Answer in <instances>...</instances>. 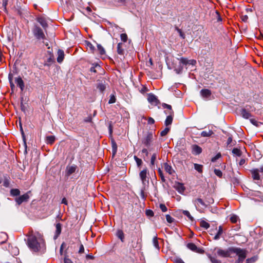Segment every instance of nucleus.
<instances>
[{
  "label": "nucleus",
  "instance_id": "obj_7",
  "mask_svg": "<svg viewBox=\"0 0 263 263\" xmlns=\"http://www.w3.org/2000/svg\"><path fill=\"white\" fill-rule=\"evenodd\" d=\"M148 173L146 167L144 168L139 173V177L142 181L143 186L147 185L149 183L148 178L147 177V174Z\"/></svg>",
  "mask_w": 263,
  "mask_h": 263
},
{
  "label": "nucleus",
  "instance_id": "obj_8",
  "mask_svg": "<svg viewBox=\"0 0 263 263\" xmlns=\"http://www.w3.org/2000/svg\"><path fill=\"white\" fill-rule=\"evenodd\" d=\"M193 202L195 205L196 209L199 211L207 207V205L200 198L193 200Z\"/></svg>",
  "mask_w": 263,
  "mask_h": 263
},
{
  "label": "nucleus",
  "instance_id": "obj_11",
  "mask_svg": "<svg viewBox=\"0 0 263 263\" xmlns=\"http://www.w3.org/2000/svg\"><path fill=\"white\" fill-rule=\"evenodd\" d=\"M147 100L149 103L155 105H157L159 103L157 97L152 93L148 94Z\"/></svg>",
  "mask_w": 263,
  "mask_h": 263
},
{
  "label": "nucleus",
  "instance_id": "obj_44",
  "mask_svg": "<svg viewBox=\"0 0 263 263\" xmlns=\"http://www.w3.org/2000/svg\"><path fill=\"white\" fill-rule=\"evenodd\" d=\"M221 157V154L220 153H218V154H216V155L215 156H214V157H213L211 159V161L213 162H215L217 161V159L220 158Z\"/></svg>",
  "mask_w": 263,
  "mask_h": 263
},
{
  "label": "nucleus",
  "instance_id": "obj_18",
  "mask_svg": "<svg viewBox=\"0 0 263 263\" xmlns=\"http://www.w3.org/2000/svg\"><path fill=\"white\" fill-rule=\"evenodd\" d=\"M252 177L254 180H259L260 179V175L259 174V169L256 168V169H253L251 171Z\"/></svg>",
  "mask_w": 263,
  "mask_h": 263
},
{
  "label": "nucleus",
  "instance_id": "obj_59",
  "mask_svg": "<svg viewBox=\"0 0 263 263\" xmlns=\"http://www.w3.org/2000/svg\"><path fill=\"white\" fill-rule=\"evenodd\" d=\"M147 89L145 86H142L141 89L140 90V92L142 93H145L146 91H147Z\"/></svg>",
  "mask_w": 263,
  "mask_h": 263
},
{
  "label": "nucleus",
  "instance_id": "obj_14",
  "mask_svg": "<svg viewBox=\"0 0 263 263\" xmlns=\"http://www.w3.org/2000/svg\"><path fill=\"white\" fill-rule=\"evenodd\" d=\"M36 20L42 26L43 29L46 30V28L48 27V24L46 22V19L43 17H37Z\"/></svg>",
  "mask_w": 263,
  "mask_h": 263
},
{
  "label": "nucleus",
  "instance_id": "obj_64",
  "mask_svg": "<svg viewBox=\"0 0 263 263\" xmlns=\"http://www.w3.org/2000/svg\"><path fill=\"white\" fill-rule=\"evenodd\" d=\"M64 263H73L71 259L65 257L64 258Z\"/></svg>",
  "mask_w": 263,
  "mask_h": 263
},
{
  "label": "nucleus",
  "instance_id": "obj_4",
  "mask_svg": "<svg viewBox=\"0 0 263 263\" xmlns=\"http://www.w3.org/2000/svg\"><path fill=\"white\" fill-rule=\"evenodd\" d=\"M153 134L151 132H147L142 139V143L147 147L152 145Z\"/></svg>",
  "mask_w": 263,
  "mask_h": 263
},
{
  "label": "nucleus",
  "instance_id": "obj_20",
  "mask_svg": "<svg viewBox=\"0 0 263 263\" xmlns=\"http://www.w3.org/2000/svg\"><path fill=\"white\" fill-rule=\"evenodd\" d=\"M64 58V52L63 50L61 49H59L58 51V58H57V62L59 63H61Z\"/></svg>",
  "mask_w": 263,
  "mask_h": 263
},
{
  "label": "nucleus",
  "instance_id": "obj_62",
  "mask_svg": "<svg viewBox=\"0 0 263 263\" xmlns=\"http://www.w3.org/2000/svg\"><path fill=\"white\" fill-rule=\"evenodd\" d=\"M118 2L120 4V5H125L126 0H117Z\"/></svg>",
  "mask_w": 263,
  "mask_h": 263
},
{
  "label": "nucleus",
  "instance_id": "obj_33",
  "mask_svg": "<svg viewBox=\"0 0 263 263\" xmlns=\"http://www.w3.org/2000/svg\"><path fill=\"white\" fill-rule=\"evenodd\" d=\"M232 153L234 155L237 156H240L241 155V151L237 148H234L232 150Z\"/></svg>",
  "mask_w": 263,
  "mask_h": 263
},
{
  "label": "nucleus",
  "instance_id": "obj_32",
  "mask_svg": "<svg viewBox=\"0 0 263 263\" xmlns=\"http://www.w3.org/2000/svg\"><path fill=\"white\" fill-rule=\"evenodd\" d=\"M200 226L205 229H208L210 227V224L203 220L200 222Z\"/></svg>",
  "mask_w": 263,
  "mask_h": 263
},
{
  "label": "nucleus",
  "instance_id": "obj_21",
  "mask_svg": "<svg viewBox=\"0 0 263 263\" xmlns=\"http://www.w3.org/2000/svg\"><path fill=\"white\" fill-rule=\"evenodd\" d=\"M105 82L99 81L97 85V88L101 92H103L106 89Z\"/></svg>",
  "mask_w": 263,
  "mask_h": 263
},
{
  "label": "nucleus",
  "instance_id": "obj_22",
  "mask_svg": "<svg viewBox=\"0 0 263 263\" xmlns=\"http://www.w3.org/2000/svg\"><path fill=\"white\" fill-rule=\"evenodd\" d=\"M167 114H168L169 115L167 116L165 121V125L166 126H168L169 125H171L173 121V114H171V112H168Z\"/></svg>",
  "mask_w": 263,
  "mask_h": 263
},
{
  "label": "nucleus",
  "instance_id": "obj_34",
  "mask_svg": "<svg viewBox=\"0 0 263 263\" xmlns=\"http://www.w3.org/2000/svg\"><path fill=\"white\" fill-rule=\"evenodd\" d=\"M153 243L154 246L158 250L159 249V243L158 241V239L157 236H155L153 239Z\"/></svg>",
  "mask_w": 263,
  "mask_h": 263
},
{
  "label": "nucleus",
  "instance_id": "obj_23",
  "mask_svg": "<svg viewBox=\"0 0 263 263\" xmlns=\"http://www.w3.org/2000/svg\"><path fill=\"white\" fill-rule=\"evenodd\" d=\"M241 115L242 117L245 119H249L251 117V114L247 111V109L246 108H242L241 110Z\"/></svg>",
  "mask_w": 263,
  "mask_h": 263
},
{
  "label": "nucleus",
  "instance_id": "obj_51",
  "mask_svg": "<svg viewBox=\"0 0 263 263\" xmlns=\"http://www.w3.org/2000/svg\"><path fill=\"white\" fill-rule=\"evenodd\" d=\"M121 39L122 41L124 42H125L127 41V35L125 33H122L120 35Z\"/></svg>",
  "mask_w": 263,
  "mask_h": 263
},
{
  "label": "nucleus",
  "instance_id": "obj_53",
  "mask_svg": "<svg viewBox=\"0 0 263 263\" xmlns=\"http://www.w3.org/2000/svg\"><path fill=\"white\" fill-rule=\"evenodd\" d=\"M166 219L168 223H172L174 221V218L168 214L166 215Z\"/></svg>",
  "mask_w": 263,
  "mask_h": 263
},
{
  "label": "nucleus",
  "instance_id": "obj_63",
  "mask_svg": "<svg viewBox=\"0 0 263 263\" xmlns=\"http://www.w3.org/2000/svg\"><path fill=\"white\" fill-rule=\"evenodd\" d=\"M232 142V137H229L227 140V145H230Z\"/></svg>",
  "mask_w": 263,
  "mask_h": 263
},
{
  "label": "nucleus",
  "instance_id": "obj_15",
  "mask_svg": "<svg viewBox=\"0 0 263 263\" xmlns=\"http://www.w3.org/2000/svg\"><path fill=\"white\" fill-rule=\"evenodd\" d=\"M174 188L180 194H182L185 189L183 184L179 182H176Z\"/></svg>",
  "mask_w": 263,
  "mask_h": 263
},
{
  "label": "nucleus",
  "instance_id": "obj_41",
  "mask_svg": "<svg viewBox=\"0 0 263 263\" xmlns=\"http://www.w3.org/2000/svg\"><path fill=\"white\" fill-rule=\"evenodd\" d=\"M8 0H2V6L4 8V11L7 12V6L8 5Z\"/></svg>",
  "mask_w": 263,
  "mask_h": 263
},
{
  "label": "nucleus",
  "instance_id": "obj_9",
  "mask_svg": "<svg viewBox=\"0 0 263 263\" xmlns=\"http://www.w3.org/2000/svg\"><path fill=\"white\" fill-rule=\"evenodd\" d=\"M29 199V196L28 193H25L23 195L16 197L15 199V201L16 202V204L18 205L21 204L23 202H27Z\"/></svg>",
  "mask_w": 263,
  "mask_h": 263
},
{
  "label": "nucleus",
  "instance_id": "obj_27",
  "mask_svg": "<svg viewBox=\"0 0 263 263\" xmlns=\"http://www.w3.org/2000/svg\"><path fill=\"white\" fill-rule=\"evenodd\" d=\"M123 44L122 43H119L117 45V52L118 54L120 55H123L124 50L123 48Z\"/></svg>",
  "mask_w": 263,
  "mask_h": 263
},
{
  "label": "nucleus",
  "instance_id": "obj_58",
  "mask_svg": "<svg viewBox=\"0 0 263 263\" xmlns=\"http://www.w3.org/2000/svg\"><path fill=\"white\" fill-rule=\"evenodd\" d=\"M250 121L252 124H253L255 126H258V122L256 120H255V119H250Z\"/></svg>",
  "mask_w": 263,
  "mask_h": 263
},
{
  "label": "nucleus",
  "instance_id": "obj_50",
  "mask_svg": "<svg viewBox=\"0 0 263 263\" xmlns=\"http://www.w3.org/2000/svg\"><path fill=\"white\" fill-rule=\"evenodd\" d=\"M112 154H113V155H115L116 154V153H117V146L115 142H112Z\"/></svg>",
  "mask_w": 263,
  "mask_h": 263
},
{
  "label": "nucleus",
  "instance_id": "obj_38",
  "mask_svg": "<svg viewBox=\"0 0 263 263\" xmlns=\"http://www.w3.org/2000/svg\"><path fill=\"white\" fill-rule=\"evenodd\" d=\"M97 48L99 51L100 54L103 55L105 53V49L100 44H97Z\"/></svg>",
  "mask_w": 263,
  "mask_h": 263
},
{
  "label": "nucleus",
  "instance_id": "obj_49",
  "mask_svg": "<svg viewBox=\"0 0 263 263\" xmlns=\"http://www.w3.org/2000/svg\"><path fill=\"white\" fill-rule=\"evenodd\" d=\"M238 217L236 215H233L230 218V220L232 223H236L237 221Z\"/></svg>",
  "mask_w": 263,
  "mask_h": 263
},
{
  "label": "nucleus",
  "instance_id": "obj_36",
  "mask_svg": "<svg viewBox=\"0 0 263 263\" xmlns=\"http://www.w3.org/2000/svg\"><path fill=\"white\" fill-rule=\"evenodd\" d=\"M157 159V154L156 153H154L152 156L151 159V166H153L155 165V162Z\"/></svg>",
  "mask_w": 263,
  "mask_h": 263
},
{
  "label": "nucleus",
  "instance_id": "obj_12",
  "mask_svg": "<svg viewBox=\"0 0 263 263\" xmlns=\"http://www.w3.org/2000/svg\"><path fill=\"white\" fill-rule=\"evenodd\" d=\"M188 249L190 250L197 253H202L203 252L201 249L198 248L197 247L194 243L190 242L188 243L186 245Z\"/></svg>",
  "mask_w": 263,
  "mask_h": 263
},
{
  "label": "nucleus",
  "instance_id": "obj_54",
  "mask_svg": "<svg viewBox=\"0 0 263 263\" xmlns=\"http://www.w3.org/2000/svg\"><path fill=\"white\" fill-rule=\"evenodd\" d=\"M160 208L163 212H165L167 210V207L164 204H160Z\"/></svg>",
  "mask_w": 263,
  "mask_h": 263
},
{
  "label": "nucleus",
  "instance_id": "obj_52",
  "mask_svg": "<svg viewBox=\"0 0 263 263\" xmlns=\"http://www.w3.org/2000/svg\"><path fill=\"white\" fill-rule=\"evenodd\" d=\"M145 214L147 216L152 217L154 216V212L151 210H146L145 211Z\"/></svg>",
  "mask_w": 263,
  "mask_h": 263
},
{
  "label": "nucleus",
  "instance_id": "obj_56",
  "mask_svg": "<svg viewBox=\"0 0 263 263\" xmlns=\"http://www.w3.org/2000/svg\"><path fill=\"white\" fill-rule=\"evenodd\" d=\"M78 253L79 254H82V253H84V248L83 245L82 243H81V245L80 246V248H79Z\"/></svg>",
  "mask_w": 263,
  "mask_h": 263
},
{
  "label": "nucleus",
  "instance_id": "obj_28",
  "mask_svg": "<svg viewBox=\"0 0 263 263\" xmlns=\"http://www.w3.org/2000/svg\"><path fill=\"white\" fill-rule=\"evenodd\" d=\"M116 235L121 240L122 242L124 241V234L122 230H118L117 232Z\"/></svg>",
  "mask_w": 263,
  "mask_h": 263
},
{
  "label": "nucleus",
  "instance_id": "obj_31",
  "mask_svg": "<svg viewBox=\"0 0 263 263\" xmlns=\"http://www.w3.org/2000/svg\"><path fill=\"white\" fill-rule=\"evenodd\" d=\"M213 134V132L212 130H209L208 132L202 131L201 133V136L203 137H210Z\"/></svg>",
  "mask_w": 263,
  "mask_h": 263
},
{
  "label": "nucleus",
  "instance_id": "obj_5",
  "mask_svg": "<svg viewBox=\"0 0 263 263\" xmlns=\"http://www.w3.org/2000/svg\"><path fill=\"white\" fill-rule=\"evenodd\" d=\"M236 249L238 250L237 251L233 252L238 256V258L236 260L235 263H242L247 256L246 251L240 248H236Z\"/></svg>",
  "mask_w": 263,
  "mask_h": 263
},
{
  "label": "nucleus",
  "instance_id": "obj_26",
  "mask_svg": "<svg viewBox=\"0 0 263 263\" xmlns=\"http://www.w3.org/2000/svg\"><path fill=\"white\" fill-rule=\"evenodd\" d=\"M164 167L165 171L169 174L172 175L174 171L173 170L172 166L168 165L167 163H165L164 164Z\"/></svg>",
  "mask_w": 263,
  "mask_h": 263
},
{
  "label": "nucleus",
  "instance_id": "obj_30",
  "mask_svg": "<svg viewBox=\"0 0 263 263\" xmlns=\"http://www.w3.org/2000/svg\"><path fill=\"white\" fill-rule=\"evenodd\" d=\"M194 168L199 173H202L203 165L197 163L194 164Z\"/></svg>",
  "mask_w": 263,
  "mask_h": 263
},
{
  "label": "nucleus",
  "instance_id": "obj_61",
  "mask_svg": "<svg viewBox=\"0 0 263 263\" xmlns=\"http://www.w3.org/2000/svg\"><path fill=\"white\" fill-rule=\"evenodd\" d=\"M87 46L90 48L91 51H93L94 50L95 47L90 43L87 44Z\"/></svg>",
  "mask_w": 263,
  "mask_h": 263
},
{
  "label": "nucleus",
  "instance_id": "obj_19",
  "mask_svg": "<svg viewBox=\"0 0 263 263\" xmlns=\"http://www.w3.org/2000/svg\"><path fill=\"white\" fill-rule=\"evenodd\" d=\"M55 228H56V230H55L54 236L53 237V239L54 240H55L58 238V237H59V236L60 235V234L61 233V230H62L61 224L60 223H57L56 226H55Z\"/></svg>",
  "mask_w": 263,
  "mask_h": 263
},
{
  "label": "nucleus",
  "instance_id": "obj_48",
  "mask_svg": "<svg viewBox=\"0 0 263 263\" xmlns=\"http://www.w3.org/2000/svg\"><path fill=\"white\" fill-rule=\"evenodd\" d=\"M209 258L212 262V263H221V262L219 260L215 258V257L209 256Z\"/></svg>",
  "mask_w": 263,
  "mask_h": 263
},
{
  "label": "nucleus",
  "instance_id": "obj_42",
  "mask_svg": "<svg viewBox=\"0 0 263 263\" xmlns=\"http://www.w3.org/2000/svg\"><path fill=\"white\" fill-rule=\"evenodd\" d=\"M257 257L254 256L246 260V263H253L257 260Z\"/></svg>",
  "mask_w": 263,
  "mask_h": 263
},
{
  "label": "nucleus",
  "instance_id": "obj_3",
  "mask_svg": "<svg viewBox=\"0 0 263 263\" xmlns=\"http://www.w3.org/2000/svg\"><path fill=\"white\" fill-rule=\"evenodd\" d=\"M237 250H238L236 249V247H230L226 250L218 249L217 251V254L218 256L222 257H228L231 256L232 253H233V252H236Z\"/></svg>",
  "mask_w": 263,
  "mask_h": 263
},
{
  "label": "nucleus",
  "instance_id": "obj_45",
  "mask_svg": "<svg viewBox=\"0 0 263 263\" xmlns=\"http://www.w3.org/2000/svg\"><path fill=\"white\" fill-rule=\"evenodd\" d=\"M214 173L216 176H217L218 177H219L220 178L222 177V173L220 170L215 169Z\"/></svg>",
  "mask_w": 263,
  "mask_h": 263
},
{
  "label": "nucleus",
  "instance_id": "obj_6",
  "mask_svg": "<svg viewBox=\"0 0 263 263\" xmlns=\"http://www.w3.org/2000/svg\"><path fill=\"white\" fill-rule=\"evenodd\" d=\"M189 63V61L187 59L181 58L179 61V65L177 67L174 66V71L177 74L182 73L183 70L182 65H186Z\"/></svg>",
  "mask_w": 263,
  "mask_h": 263
},
{
  "label": "nucleus",
  "instance_id": "obj_29",
  "mask_svg": "<svg viewBox=\"0 0 263 263\" xmlns=\"http://www.w3.org/2000/svg\"><path fill=\"white\" fill-rule=\"evenodd\" d=\"M20 194V191L17 189H12L10 190V195L12 196H17Z\"/></svg>",
  "mask_w": 263,
  "mask_h": 263
},
{
  "label": "nucleus",
  "instance_id": "obj_16",
  "mask_svg": "<svg viewBox=\"0 0 263 263\" xmlns=\"http://www.w3.org/2000/svg\"><path fill=\"white\" fill-rule=\"evenodd\" d=\"M200 95L203 98L205 99H208L210 97L211 95V91L210 90L208 89H203L200 91Z\"/></svg>",
  "mask_w": 263,
  "mask_h": 263
},
{
  "label": "nucleus",
  "instance_id": "obj_1",
  "mask_svg": "<svg viewBox=\"0 0 263 263\" xmlns=\"http://www.w3.org/2000/svg\"><path fill=\"white\" fill-rule=\"evenodd\" d=\"M26 236L27 245L31 251L37 252L45 249V243L41 234L31 231Z\"/></svg>",
  "mask_w": 263,
  "mask_h": 263
},
{
  "label": "nucleus",
  "instance_id": "obj_46",
  "mask_svg": "<svg viewBox=\"0 0 263 263\" xmlns=\"http://www.w3.org/2000/svg\"><path fill=\"white\" fill-rule=\"evenodd\" d=\"M175 29L177 31V32L179 33L180 36L183 39H185V34H184L183 32H182V31L181 30V29L178 28L177 27H176L175 28Z\"/></svg>",
  "mask_w": 263,
  "mask_h": 263
},
{
  "label": "nucleus",
  "instance_id": "obj_39",
  "mask_svg": "<svg viewBox=\"0 0 263 263\" xmlns=\"http://www.w3.org/2000/svg\"><path fill=\"white\" fill-rule=\"evenodd\" d=\"M170 130V128L166 126L162 131L160 133V135L162 137H163L167 135V134L168 133V132Z\"/></svg>",
  "mask_w": 263,
  "mask_h": 263
},
{
  "label": "nucleus",
  "instance_id": "obj_10",
  "mask_svg": "<svg viewBox=\"0 0 263 263\" xmlns=\"http://www.w3.org/2000/svg\"><path fill=\"white\" fill-rule=\"evenodd\" d=\"M77 168V165L73 164L72 165H67L66 166V171H65V177H68L70 176L71 174L74 173L76 169Z\"/></svg>",
  "mask_w": 263,
  "mask_h": 263
},
{
  "label": "nucleus",
  "instance_id": "obj_13",
  "mask_svg": "<svg viewBox=\"0 0 263 263\" xmlns=\"http://www.w3.org/2000/svg\"><path fill=\"white\" fill-rule=\"evenodd\" d=\"M15 82L17 86L20 87L21 91H23L25 88V84L21 77H18L15 79Z\"/></svg>",
  "mask_w": 263,
  "mask_h": 263
},
{
  "label": "nucleus",
  "instance_id": "obj_17",
  "mask_svg": "<svg viewBox=\"0 0 263 263\" xmlns=\"http://www.w3.org/2000/svg\"><path fill=\"white\" fill-rule=\"evenodd\" d=\"M192 153L194 155H197L201 153L202 148L199 146L194 144L192 146Z\"/></svg>",
  "mask_w": 263,
  "mask_h": 263
},
{
  "label": "nucleus",
  "instance_id": "obj_37",
  "mask_svg": "<svg viewBox=\"0 0 263 263\" xmlns=\"http://www.w3.org/2000/svg\"><path fill=\"white\" fill-rule=\"evenodd\" d=\"M134 159L137 163V166L140 168L143 163L142 160L136 156H134Z\"/></svg>",
  "mask_w": 263,
  "mask_h": 263
},
{
  "label": "nucleus",
  "instance_id": "obj_35",
  "mask_svg": "<svg viewBox=\"0 0 263 263\" xmlns=\"http://www.w3.org/2000/svg\"><path fill=\"white\" fill-rule=\"evenodd\" d=\"M182 213L186 216L190 220L193 221L194 218L191 216L190 212L188 211L184 210Z\"/></svg>",
  "mask_w": 263,
  "mask_h": 263
},
{
  "label": "nucleus",
  "instance_id": "obj_43",
  "mask_svg": "<svg viewBox=\"0 0 263 263\" xmlns=\"http://www.w3.org/2000/svg\"><path fill=\"white\" fill-rule=\"evenodd\" d=\"M116 98L115 96L114 95H111L110 96V98H109V100L108 101V103L109 104L114 103L116 102Z\"/></svg>",
  "mask_w": 263,
  "mask_h": 263
},
{
  "label": "nucleus",
  "instance_id": "obj_60",
  "mask_svg": "<svg viewBox=\"0 0 263 263\" xmlns=\"http://www.w3.org/2000/svg\"><path fill=\"white\" fill-rule=\"evenodd\" d=\"M9 185V182L8 179H5L3 183V185L5 187H8Z\"/></svg>",
  "mask_w": 263,
  "mask_h": 263
},
{
  "label": "nucleus",
  "instance_id": "obj_25",
  "mask_svg": "<svg viewBox=\"0 0 263 263\" xmlns=\"http://www.w3.org/2000/svg\"><path fill=\"white\" fill-rule=\"evenodd\" d=\"M223 233V229L222 227L221 226H219L218 232L217 234L215 235V236L214 237V240H218L221 235V234Z\"/></svg>",
  "mask_w": 263,
  "mask_h": 263
},
{
  "label": "nucleus",
  "instance_id": "obj_40",
  "mask_svg": "<svg viewBox=\"0 0 263 263\" xmlns=\"http://www.w3.org/2000/svg\"><path fill=\"white\" fill-rule=\"evenodd\" d=\"M159 175L160 176L161 178V180L163 182H165L166 180L165 179V177L163 175L162 171L159 168L158 170Z\"/></svg>",
  "mask_w": 263,
  "mask_h": 263
},
{
  "label": "nucleus",
  "instance_id": "obj_47",
  "mask_svg": "<svg viewBox=\"0 0 263 263\" xmlns=\"http://www.w3.org/2000/svg\"><path fill=\"white\" fill-rule=\"evenodd\" d=\"M162 106L164 108L169 109L168 112H171V114H173V111L172 109V106L170 105L164 103L163 104Z\"/></svg>",
  "mask_w": 263,
  "mask_h": 263
},
{
  "label": "nucleus",
  "instance_id": "obj_55",
  "mask_svg": "<svg viewBox=\"0 0 263 263\" xmlns=\"http://www.w3.org/2000/svg\"><path fill=\"white\" fill-rule=\"evenodd\" d=\"M96 68H100V66L98 65V64H96L95 66H92L90 69V71L91 72H96Z\"/></svg>",
  "mask_w": 263,
  "mask_h": 263
},
{
  "label": "nucleus",
  "instance_id": "obj_2",
  "mask_svg": "<svg viewBox=\"0 0 263 263\" xmlns=\"http://www.w3.org/2000/svg\"><path fill=\"white\" fill-rule=\"evenodd\" d=\"M34 36L37 40H45L46 36L43 30L37 25L35 24L32 29Z\"/></svg>",
  "mask_w": 263,
  "mask_h": 263
},
{
  "label": "nucleus",
  "instance_id": "obj_24",
  "mask_svg": "<svg viewBox=\"0 0 263 263\" xmlns=\"http://www.w3.org/2000/svg\"><path fill=\"white\" fill-rule=\"evenodd\" d=\"M55 140L54 136H48L46 137L45 141L48 144H52Z\"/></svg>",
  "mask_w": 263,
  "mask_h": 263
},
{
  "label": "nucleus",
  "instance_id": "obj_57",
  "mask_svg": "<svg viewBox=\"0 0 263 263\" xmlns=\"http://www.w3.org/2000/svg\"><path fill=\"white\" fill-rule=\"evenodd\" d=\"M147 122H148V124H154L155 123V120H154V119L153 118L149 117L148 118Z\"/></svg>",
  "mask_w": 263,
  "mask_h": 263
}]
</instances>
